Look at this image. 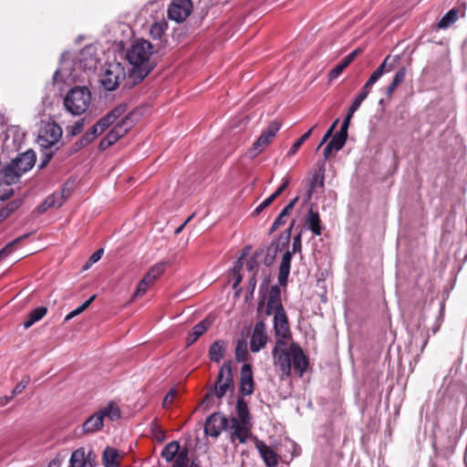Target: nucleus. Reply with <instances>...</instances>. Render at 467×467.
I'll return each mask as SVG.
<instances>
[{"instance_id":"obj_56","label":"nucleus","mask_w":467,"mask_h":467,"mask_svg":"<svg viewBox=\"0 0 467 467\" xmlns=\"http://www.w3.org/2000/svg\"><path fill=\"white\" fill-rule=\"evenodd\" d=\"M333 136L332 130H327L325 135L323 136L319 145L317 146V150L323 146L331 137Z\"/></svg>"},{"instance_id":"obj_9","label":"nucleus","mask_w":467,"mask_h":467,"mask_svg":"<svg viewBox=\"0 0 467 467\" xmlns=\"http://www.w3.org/2000/svg\"><path fill=\"white\" fill-rule=\"evenodd\" d=\"M234 381L230 362H225L220 368L213 389L208 392L204 398L208 400L212 395L222 399L228 390L233 391Z\"/></svg>"},{"instance_id":"obj_46","label":"nucleus","mask_w":467,"mask_h":467,"mask_svg":"<svg viewBox=\"0 0 467 467\" xmlns=\"http://www.w3.org/2000/svg\"><path fill=\"white\" fill-rule=\"evenodd\" d=\"M407 70L404 67H400L393 77L391 84L399 87L405 79Z\"/></svg>"},{"instance_id":"obj_60","label":"nucleus","mask_w":467,"mask_h":467,"mask_svg":"<svg viewBox=\"0 0 467 467\" xmlns=\"http://www.w3.org/2000/svg\"><path fill=\"white\" fill-rule=\"evenodd\" d=\"M13 192H13V190H12V189L7 190V191L4 193V195H2V196H1V199H3V200H4V199L8 198L9 196H11V195L13 194Z\"/></svg>"},{"instance_id":"obj_1","label":"nucleus","mask_w":467,"mask_h":467,"mask_svg":"<svg viewBox=\"0 0 467 467\" xmlns=\"http://www.w3.org/2000/svg\"><path fill=\"white\" fill-rule=\"evenodd\" d=\"M274 329L276 340L272 357L275 371L281 379H285L290 376L293 366L295 372L302 377L308 360L298 344L289 342L291 331L285 311L274 315Z\"/></svg>"},{"instance_id":"obj_43","label":"nucleus","mask_w":467,"mask_h":467,"mask_svg":"<svg viewBox=\"0 0 467 467\" xmlns=\"http://www.w3.org/2000/svg\"><path fill=\"white\" fill-rule=\"evenodd\" d=\"M84 119L77 120L73 125L66 128L67 133L70 137L78 135L84 129Z\"/></svg>"},{"instance_id":"obj_53","label":"nucleus","mask_w":467,"mask_h":467,"mask_svg":"<svg viewBox=\"0 0 467 467\" xmlns=\"http://www.w3.org/2000/svg\"><path fill=\"white\" fill-rule=\"evenodd\" d=\"M288 184H289V178L285 177L283 179L282 184L275 190V192L274 193H272L273 197L275 199H276L285 190V188L288 186Z\"/></svg>"},{"instance_id":"obj_19","label":"nucleus","mask_w":467,"mask_h":467,"mask_svg":"<svg viewBox=\"0 0 467 467\" xmlns=\"http://www.w3.org/2000/svg\"><path fill=\"white\" fill-rule=\"evenodd\" d=\"M21 175L12 162L7 165L0 163V187L2 185H12L16 183Z\"/></svg>"},{"instance_id":"obj_33","label":"nucleus","mask_w":467,"mask_h":467,"mask_svg":"<svg viewBox=\"0 0 467 467\" xmlns=\"http://www.w3.org/2000/svg\"><path fill=\"white\" fill-rule=\"evenodd\" d=\"M323 186H324L323 175H319L317 172L314 173L308 182V185H307V188L306 191L305 202H309L311 200L315 191L317 188H323Z\"/></svg>"},{"instance_id":"obj_42","label":"nucleus","mask_w":467,"mask_h":467,"mask_svg":"<svg viewBox=\"0 0 467 467\" xmlns=\"http://www.w3.org/2000/svg\"><path fill=\"white\" fill-rule=\"evenodd\" d=\"M95 298L96 295H93L88 300H86L80 306L68 313L65 317V321H69L73 317L84 312L89 306V305L95 300Z\"/></svg>"},{"instance_id":"obj_61","label":"nucleus","mask_w":467,"mask_h":467,"mask_svg":"<svg viewBox=\"0 0 467 467\" xmlns=\"http://www.w3.org/2000/svg\"><path fill=\"white\" fill-rule=\"evenodd\" d=\"M255 275H256V273H254L250 279V285L253 286V288H254L255 284H256Z\"/></svg>"},{"instance_id":"obj_8","label":"nucleus","mask_w":467,"mask_h":467,"mask_svg":"<svg viewBox=\"0 0 467 467\" xmlns=\"http://www.w3.org/2000/svg\"><path fill=\"white\" fill-rule=\"evenodd\" d=\"M125 78L126 71L121 63L112 61L105 66L100 75L99 81L106 90L113 91L119 86Z\"/></svg>"},{"instance_id":"obj_14","label":"nucleus","mask_w":467,"mask_h":467,"mask_svg":"<svg viewBox=\"0 0 467 467\" xmlns=\"http://www.w3.org/2000/svg\"><path fill=\"white\" fill-rule=\"evenodd\" d=\"M230 427V420L219 412L212 414L205 421L204 432L212 437H218L223 430Z\"/></svg>"},{"instance_id":"obj_6","label":"nucleus","mask_w":467,"mask_h":467,"mask_svg":"<svg viewBox=\"0 0 467 467\" xmlns=\"http://www.w3.org/2000/svg\"><path fill=\"white\" fill-rule=\"evenodd\" d=\"M64 107L74 116L87 111L91 103V93L86 87L72 88L64 98Z\"/></svg>"},{"instance_id":"obj_24","label":"nucleus","mask_w":467,"mask_h":467,"mask_svg":"<svg viewBox=\"0 0 467 467\" xmlns=\"http://www.w3.org/2000/svg\"><path fill=\"white\" fill-rule=\"evenodd\" d=\"M98 412L101 415L103 420L108 419L110 421H115L121 418V410L118 403L113 400L99 408Z\"/></svg>"},{"instance_id":"obj_13","label":"nucleus","mask_w":467,"mask_h":467,"mask_svg":"<svg viewBox=\"0 0 467 467\" xmlns=\"http://www.w3.org/2000/svg\"><path fill=\"white\" fill-rule=\"evenodd\" d=\"M295 221H293L288 227V229L279 236L277 241L273 242L268 248L266 249V254L265 256V264L266 265H270L273 264L276 254L281 252L285 245L288 244L290 240V234L292 228L294 227Z\"/></svg>"},{"instance_id":"obj_36","label":"nucleus","mask_w":467,"mask_h":467,"mask_svg":"<svg viewBox=\"0 0 467 467\" xmlns=\"http://www.w3.org/2000/svg\"><path fill=\"white\" fill-rule=\"evenodd\" d=\"M298 202V197H295L279 213L272 225V231L277 229L280 225L285 223V217L287 216L294 209L296 203Z\"/></svg>"},{"instance_id":"obj_29","label":"nucleus","mask_w":467,"mask_h":467,"mask_svg":"<svg viewBox=\"0 0 467 467\" xmlns=\"http://www.w3.org/2000/svg\"><path fill=\"white\" fill-rule=\"evenodd\" d=\"M180 443L177 441H172L169 442L162 450L161 451V457L166 460V462H170L174 460L175 456L179 457L180 453L183 451H186L188 452L187 449L180 450ZM189 459V457L187 456ZM178 458L175 459V461Z\"/></svg>"},{"instance_id":"obj_49","label":"nucleus","mask_w":467,"mask_h":467,"mask_svg":"<svg viewBox=\"0 0 467 467\" xmlns=\"http://www.w3.org/2000/svg\"><path fill=\"white\" fill-rule=\"evenodd\" d=\"M188 466V458L187 451H183L180 453L178 459L174 461L171 467H187Z\"/></svg>"},{"instance_id":"obj_35","label":"nucleus","mask_w":467,"mask_h":467,"mask_svg":"<svg viewBox=\"0 0 467 467\" xmlns=\"http://www.w3.org/2000/svg\"><path fill=\"white\" fill-rule=\"evenodd\" d=\"M47 312V308L45 306H39L29 312L26 321L24 322V327L29 328L36 322L43 318Z\"/></svg>"},{"instance_id":"obj_21","label":"nucleus","mask_w":467,"mask_h":467,"mask_svg":"<svg viewBox=\"0 0 467 467\" xmlns=\"http://www.w3.org/2000/svg\"><path fill=\"white\" fill-rule=\"evenodd\" d=\"M283 311H285V309L280 301V290L276 285L273 286L267 299L265 315L271 316L272 314L275 315V313H281Z\"/></svg>"},{"instance_id":"obj_12","label":"nucleus","mask_w":467,"mask_h":467,"mask_svg":"<svg viewBox=\"0 0 467 467\" xmlns=\"http://www.w3.org/2000/svg\"><path fill=\"white\" fill-rule=\"evenodd\" d=\"M192 7L191 0H172L168 6V17L176 23H182L192 14Z\"/></svg>"},{"instance_id":"obj_47","label":"nucleus","mask_w":467,"mask_h":467,"mask_svg":"<svg viewBox=\"0 0 467 467\" xmlns=\"http://www.w3.org/2000/svg\"><path fill=\"white\" fill-rule=\"evenodd\" d=\"M348 66V65L344 60H342L329 72V79L332 80L339 77V75Z\"/></svg>"},{"instance_id":"obj_41","label":"nucleus","mask_w":467,"mask_h":467,"mask_svg":"<svg viewBox=\"0 0 467 467\" xmlns=\"http://www.w3.org/2000/svg\"><path fill=\"white\" fill-rule=\"evenodd\" d=\"M247 357V344L244 339L237 341L235 346V358L237 361H244Z\"/></svg>"},{"instance_id":"obj_18","label":"nucleus","mask_w":467,"mask_h":467,"mask_svg":"<svg viewBox=\"0 0 467 467\" xmlns=\"http://www.w3.org/2000/svg\"><path fill=\"white\" fill-rule=\"evenodd\" d=\"M18 173L22 176L32 169L36 162V155L33 150H27L11 161Z\"/></svg>"},{"instance_id":"obj_51","label":"nucleus","mask_w":467,"mask_h":467,"mask_svg":"<svg viewBox=\"0 0 467 467\" xmlns=\"http://www.w3.org/2000/svg\"><path fill=\"white\" fill-rule=\"evenodd\" d=\"M275 199L271 194L268 198H266L264 202H262L254 211V214H259L265 208L269 206Z\"/></svg>"},{"instance_id":"obj_23","label":"nucleus","mask_w":467,"mask_h":467,"mask_svg":"<svg viewBox=\"0 0 467 467\" xmlns=\"http://www.w3.org/2000/svg\"><path fill=\"white\" fill-rule=\"evenodd\" d=\"M291 260L292 253L290 251H286L282 256L278 273V284L282 286L286 285L291 268Z\"/></svg>"},{"instance_id":"obj_58","label":"nucleus","mask_w":467,"mask_h":467,"mask_svg":"<svg viewBox=\"0 0 467 467\" xmlns=\"http://www.w3.org/2000/svg\"><path fill=\"white\" fill-rule=\"evenodd\" d=\"M398 87L393 85V84H389V87L387 88L386 89V95L388 97H391L392 93L394 92V90L397 88Z\"/></svg>"},{"instance_id":"obj_28","label":"nucleus","mask_w":467,"mask_h":467,"mask_svg":"<svg viewBox=\"0 0 467 467\" xmlns=\"http://www.w3.org/2000/svg\"><path fill=\"white\" fill-rule=\"evenodd\" d=\"M69 467H94L92 462L86 458L84 449L74 451L69 459Z\"/></svg>"},{"instance_id":"obj_59","label":"nucleus","mask_w":467,"mask_h":467,"mask_svg":"<svg viewBox=\"0 0 467 467\" xmlns=\"http://www.w3.org/2000/svg\"><path fill=\"white\" fill-rule=\"evenodd\" d=\"M355 59V57H353V55L351 54H348L347 57H344V61L349 65L353 60Z\"/></svg>"},{"instance_id":"obj_57","label":"nucleus","mask_w":467,"mask_h":467,"mask_svg":"<svg viewBox=\"0 0 467 467\" xmlns=\"http://www.w3.org/2000/svg\"><path fill=\"white\" fill-rule=\"evenodd\" d=\"M192 217H193V214L189 216L185 220V222L175 230V234H180L182 231V229L185 227V225L192 220Z\"/></svg>"},{"instance_id":"obj_37","label":"nucleus","mask_w":467,"mask_h":467,"mask_svg":"<svg viewBox=\"0 0 467 467\" xmlns=\"http://www.w3.org/2000/svg\"><path fill=\"white\" fill-rule=\"evenodd\" d=\"M168 29V23L164 19L154 22L150 28V35L153 39H161Z\"/></svg>"},{"instance_id":"obj_20","label":"nucleus","mask_w":467,"mask_h":467,"mask_svg":"<svg viewBox=\"0 0 467 467\" xmlns=\"http://www.w3.org/2000/svg\"><path fill=\"white\" fill-rule=\"evenodd\" d=\"M240 391L244 395H251L254 391L253 372L248 364H244L241 368Z\"/></svg>"},{"instance_id":"obj_55","label":"nucleus","mask_w":467,"mask_h":467,"mask_svg":"<svg viewBox=\"0 0 467 467\" xmlns=\"http://www.w3.org/2000/svg\"><path fill=\"white\" fill-rule=\"evenodd\" d=\"M246 268L249 272L252 273V275L254 273H256L257 271V260L255 257H252L250 258L247 263H246Z\"/></svg>"},{"instance_id":"obj_32","label":"nucleus","mask_w":467,"mask_h":467,"mask_svg":"<svg viewBox=\"0 0 467 467\" xmlns=\"http://www.w3.org/2000/svg\"><path fill=\"white\" fill-rule=\"evenodd\" d=\"M66 196H64L63 193H53L51 195H49L38 207L39 211L41 213H44L46 212L47 209L49 208H53V207H60L65 200H66Z\"/></svg>"},{"instance_id":"obj_40","label":"nucleus","mask_w":467,"mask_h":467,"mask_svg":"<svg viewBox=\"0 0 467 467\" xmlns=\"http://www.w3.org/2000/svg\"><path fill=\"white\" fill-rule=\"evenodd\" d=\"M21 205V200H13L8 202L5 207L0 210V219L8 217L12 213L16 211Z\"/></svg>"},{"instance_id":"obj_5","label":"nucleus","mask_w":467,"mask_h":467,"mask_svg":"<svg viewBox=\"0 0 467 467\" xmlns=\"http://www.w3.org/2000/svg\"><path fill=\"white\" fill-rule=\"evenodd\" d=\"M140 112L133 110L116 120L114 127L108 132L99 143L100 150H106L114 144L119 138L123 137L140 119Z\"/></svg>"},{"instance_id":"obj_34","label":"nucleus","mask_w":467,"mask_h":467,"mask_svg":"<svg viewBox=\"0 0 467 467\" xmlns=\"http://www.w3.org/2000/svg\"><path fill=\"white\" fill-rule=\"evenodd\" d=\"M373 85L368 83V81L363 86L361 91L357 95L354 101L352 102L351 106L348 109L349 115H354V113L358 110V109L360 107L361 103L366 99L368 95L369 94Z\"/></svg>"},{"instance_id":"obj_16","label":"nucleus","mask_w":467,"mask_h":467,"mask_svg":"<svg viewBox=\"0 0 467 467\" xmlns=\"http://www.w3.org/2000/svg\"><path fill=\"white\" fill-rule=\"evenodd\" d=\"M400 60V57L399 55H388L379 67L371 74L368 82L374 85L385 72L392 71L398 66Z\"/></svg>"},{"instance_id":"obj_64","label":"nucleus","mask_w":467,"mask_h":467,"mask_svg":"<svg viewBox=\"0 0 467 467\" xmlns=\"http://www.w3.org/2000/svg\"><path fill=\"white\" fill-rule=\"evenodd\" d=\"M190 467H202L201 464L198 462L193 461Z\"/></svg>"},{"instance_id":"obj_22","label":"nucleus","mask_w":467,"mask_h":467,"mask_svg":"<svg viewBox=\"0 0 467 467\" xmlns=\"http://www.w3.org/2000/svg\"><path fill=\"white\" fill-rule=\"evenodd\" d=\"M212 320L209 318H204L197 325L192 327L191 333H189L186 338V347L192 346L199 337H201L211 327Z\"/></svg>"},{"instance_id":"obj_2","label":"nucleus","mask_w":467,"mask_h":467,"mask_svg":"<svg viewBox=\"0 0 467 467\" xmlns=\"http://www.w3.org/2000/svg\"><path fill=\"white\" fill-rule=\"evenodd\" d=\"M152 54L153 47L145 39L134 41L127 50L126 58L132 67L130 74L135 79L142 80L154 67Z\"/></svg>"},{"instance_id":"obj_52","label":"nucleus","mask_w":467,"mask_h":467,"mask_svg":"<svg viewBox=\"0 0 467 467\" xmlns=\"http://www.w3.org/2000/svg\"><path fill=\"white\" fill-rule=\"evenodd\" d=\"M301 232L296 234L293 239V249L290 251L293 254L301 252L302 249V241H301Z\"/></svg>"},{"instance_id":"obj_48","label":"nucleus","mask_w":467,"mask_h":467,"mask_svg":"<svg viewBox=\"0 0 467 467\" xmlns=\"http://www.w3.org/2000/svg\"><path fill=\"white\" fill-rule=\"evenodd\" d=\"M352 117H353V115H349V113L348 112V114L341 125L340 130L338 131H337V133L340 134L341 136H343L345 138H348V130Z\"/></svg>"},{"instance_id":"obj_63","label":"nucleus","mask_w":467,"mask_h":467,"mask_svg":"<svg viewBox=\"0 0 467 467\" xmlns=\"http://www.w3.org/2000/svg\"><path fill=\"white\" fill-rule=\"evenodd\" d=\"M338 121H339V120H338V119H337L332 123V125L330 126V128L328 129V130H332V133H334V130H335V129H336V127H337V125Z\"/></svg>"},{"instance_id":"obj_11","label":"nucleus","mask_w":467,"mask_h":467,"mask_svg":"<svg viewBox=\"0 0 467 467\" xmlns=\"http://www.w3.org/2000/svg\"><path fill=\"white\" fill-rule=\"evenodd\" d=\"M165 269L164 263L155 264L150 267L148 273L144 275L141 281L139 283L136 288L132 299L136 297H141L147 292V290L154 284V282L163 274Z\"/></svg>"},{"instance_id":"obj_3","label":"nucleus","mask_w":467,"mask_h":467,"mask_svg":"<svg viewBox=\"0 0 467 467\" xmlns=\"http://www.w3.org/2000/svg\"><path fill=\"white\" fill-rule=\"evenodd\" d=\"M236 410L237 418L230 420L231 441L234 442L238 440L239 442L244 443L252 435V422L247 404L243 399L238 400Z\"/></svg>"},{"instance_id":"obj_10","label":"nucleus","mask_w":467,"mask_h":467,"mask_svg":"<svg viewBox=\"0 0 467 467\" xmlns=\"http://www.w3.org/2000/svg\"><path fill=\"white\" fill-rule=\"evenodd\" d=\"M280 128L281 125L279 122H271L267 129L261 133L257 140L247 150L246 156L249 159H254L258 156L272 142Z\"/></svg>"},{"instance_id":"obj_54","label":"nucleus","mask_w":467,"mask_h":467,"mask_svg":"<svg viewBox=\"0 0 467 467\" xmlns=\"http://www.w3.org/2000/svg\"><path fill=\"white\" fill-rule=\"evenodd\" d=\"M176 396V390L171 389L165 396L162 405L165 408H168L173 401L174 397Z\"/></svg>"},{"instance_id":"obj_15","label":"nucleus","mask_w":467,"mask_h":467,"mask_svg":"<svg viewBox=\"0 0 467 467\" xmlns=\"http://www.w3.org/2000/svg\"><path fill=\"white\" fill-rule=\"evenodd\" d=\"M267 340L268 335L265 323L264 321L256 322L250 340L251 351L254 353L260 351L265 347Z\"/></svg>"},{"instance_id":"obj_31","label":"nucleus","mask_w":467,"mask_h":467,"mask_svg":"<svg viewBox=\"0 0 467 467\" xmlns=\"http://www.w3.org/2000/svg\"><path fill=\"white\" fill-rule=\"evenodd\" d=\"M226 344L223 340H216L210 346L209 358L212 361L219 363L224 357Z\"/></svg>"},{"instance_id":"obj_25","label":"nucleus","mask_w":467,"mask_h":467,"mask_svg":"<svg viewBox=\"0 0 467 467\" xmlns=\"http://www.w3.org/2000/svg\"><path fill=\"white\" fill-rule=\"evenodd\" d=\"M306 225L317 236L322 234L321 220L317 211H314L313 204L308 210L306 217Z\"/></svg>"},{"instance_id":"obj_38","label":"nucleus","mask_w":467,"mask_h":467,"mask_svg":"<svg viewBox=\"0 0 467 467\" xmlns=\"http://www.w3.org/2000/svg\"><path fill=\"white\" fill-rule=\"evenodd\" d=\"M458 19V12L455 9H451L447 12L442 18L438 23V27L440 29H445L449 27L451 25L455 23Z\"/></svg>"},{"instance_id":"obj_39","label":"nucleus","mask_w":467,"mask_h":467,"mask_svg":"<svg viewBox=\"0 0 467 467\" xmlns=\"http://www.w3.org/2000/svg\"><path fill=\"white\" fill-rule=\"evenodd\" d=\"M316 128V125L313 126L310 130H308L306 133H304L291 147V149L287 152V156L291 157L296 153V151L300 149L302 144L309 139L313 130Z\"/></svg>"},{"instance_id":"obj_27","label":"nucleus","mask_w":467,"mask_h":467,"mask_svg":"<svg viewBox=\"0 0 467 467\" xmlns=\"http://www.w3.org/2000/svg\"><path fill=\"white\" fill-rule=\"evenodd\" d=\"M104 426V420L101 415L96 411L83 423V431L86 433H94L100 431Z\"/></svg>"},{"instance_id":"obj_50","label":"nucleus","mask_w":467,"mask_h":467,"mask_svg":"<svg viewBox=\"0 0 467 467\" xmlns=\"http://www.w3.org/2000/svg\"><path fill=\"white\" fill-rule=\"evenodd\" d=\"M103 254V249H99L95 253L91 254V256L88 258V261L87 262L86 265L84 266V269H88L92 264L98 262Z\"/></svg>"},{"instance_id":"obj_62","label":"nucleus","mask_w":467,"mask_h":467,"mask_svg":"<svg viewBox=\"0 0 467 467\" xmlns=\"http://www.w3.org/2000/svg\"><path fill=\"white\" fill-rule=\"evenodd\" d=\"M17 129L16 127H12L7 130L6 136L9 137L10 134H15L16 132Z\"/></svg>"},{"instance_id":"obj_30","label":"nucleus","mask_w":467,"mask_h":467,"mask_svg":"<svg viewBox=\"0 0 467 467\" xmlns=\"http://www.w3.org/2000/svg\"><path fill=\"white\" fill-rule=\"evenodd\" d=\"M121 454L112 447H107L102 455L103 464L105 467H119Z\"/></svg>"},{"instance_id":"obj_17","label":"nucleus","mask_w":467,"mask_h":467,"mask_svg":"<svg viewBox=\"0 0 467 467\" xmlns=\"http://www.w3.org/2000/svg\"><path fill=\"white\" fill-rule=\"evenodd\" d=\"M254 446L257 449L263 462L267 467H276L278 464V456L266 443L263 441L254 438Z\"/></svg>"},{"instance_id":"obj_7","label":"nucleus","mask_w":467,"mask_h":467,"mask_svg":"<svg viewBox=\"0 0 467 467\" xmlns=\"http://www.w3.org/2000/svg\"><path fill=\"white\" fill-rule=\"evenodd\" d=\"M126 112L125 105H119L114 108L107 116L99 119L93 125L81 138V144L88 145L93 141L99 134H101L109 125L121 118Z\"/></svg>"},{"instance_id":"obj_45","label":"nucleus","mask_w":467,"mask_h":467,"mask_svg":"<svg viewBox=\"0 0 467 467\" xmlns=\"http://www.w3.org/2000/svg\"><path fill=\"white\" fill-rule=\"evenodd\" d=\"M28 383H29V378L28 377L24 378L20 382H18L16 385V387L14 388V389H13L12 397L11 398H5V403H7L16 394L21 393L26 388Z\"/></svg>"},{"instance_id":"obj_26","label":"nucleus","mask_w":467,"mask_h":467,"mask_svg":"<svg viewBox=\"0 0 467 467\" xmlns=\"http://www.w3.org/2000/svg\"><path fill=\"white\" fill-rule=\"evenodd\" d=\"M347 138L341 136L338 133H335L332 136V139L327 144L325 150H324V158L326 160H328L331 157V154L333 151H338L340 150L345 143H346Z\"/></svg>"},{"instance_id":"obj_44","label":"nucleus","mask_w":467,"mask_h":467,"mask_svg":"<svg viewBox=\"0 0 467 467\" xmlns=\"http://www.w3.org/2000/svg\"><path fill=\"white\" fill-rule=\"evenodd\" d=\"M150 431L157 441L161 442L164 441L165 431L161 428V426L156 421H152L150 423Z\"/></svg>"},{"instance_id":"obj_4","label":"nucleus","mask_w":467,"mask_h":467,"mask_svg":"<svg viewBox=\"0 0 467 467\" xmlns=\"http://www.w3.org/2000/svg\"><path fill=\"white\" fill-rule=\"evenodd\" d=\"M62 137V129L56 122H47L42 125L38 131L36 143L40 148L45 150V160L43 165L50 161L54 154V150H57L58 144Z\"/></svg>"}]
</instances>
